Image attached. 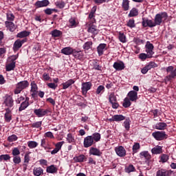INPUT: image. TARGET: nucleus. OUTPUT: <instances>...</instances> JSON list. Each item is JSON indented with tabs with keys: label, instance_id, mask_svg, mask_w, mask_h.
<instances>
[{
	"label": "nucleus",
	"instance_id": "obj_51",
	"mask_svg": "<svg viewBox=\"0 0 176 176\" xmlns=\"http://www.w3.org/2000/svg\"><path fill=\"white\" fill-rule=\"evenodd\" d=\"M104 90H105V87H104L103 85H100L98 87L96 93V94H102Z\"/></svg>",
	"mask_w": 176,
	"mask_h": 176
},
{
	"label": "nucleus",
	"instance_id": "obj_35",
	"mask_svg": "<svg viewBox=\"0 0 176 176\" xmlns=\"http://www.w3.org/2000/svg\"><path fill=\"white\" fill-rule=\"evenodd\" d=\"M93 47V41H87L82 45L84 50H90Z\"/></svg>",
	"mask_w": 176,
	"mask_h": 176
},
{
	"label": "nucleus",
	"instance_id": "obj_55",
	"mask_svg": "<svg viewBox=\"0 0 176 176\" xmlns=\"http://www.w3.org/2000/svg\"><path fill=\"white\" fill-rule=\"evenodd\" d=\"M124 126L126 131H129V130H130V119H126L124 122Z\"/></svg>",
	"mask_w": 176,
	"mask_h": 176
},
{
	"label": "nucleus",
	"instance_id": "obj_39",
	"mask_svg": "<svg viewBox=\"0 0 176 176\" xmlns=\"http://www.w3.org/2000/svg\"><path fill=\"white\" fill-rule=\"evenodd\" d=\"M138 14V9L133 8H132L129 14V17H135Z\"/></svg>",
	"mask_w": 176,
	"mask_h": 176
},
{
	"label": "nucleus",
	"instance_id": "obj_30",
	"mask_svg": "<svg viewBox=\"0 0 176 176\" xmlns=\"http://www.w3.org/2000/svg\"><path fill=\"white\" fill-rule=\"evenodd\" d=\"M166 127H167L166 122H158L155 124L156 130H165Z\"/></svg>",
	"mask_w": 176,
	"mask_h": 176
},
{
	"label": "nucleus",
	"instance_id": "obj_29",
	"mask_svg": "<svg viewBox=\"0 0 176 176\" xmlns=\"http://www.w3.org/2000/svg\"><path fill=\"white\" fill-rule=\"evenodd\" d=\"M51 35L52 38H60L63 35V32L55 29L51 32Z\"/></svg>",
	"mask_w": 176,
	"mask_h": 176
},
{
	"label": "nucleus",
	"instance_id": "obj_28",
	"mask_svg": "<svg viewBox=\"0 0 176 176\" xmlns=\"http://www.w3.org/2000/svg\"><path fill=\"white\" fill-rule=\"evenodd\" d=\"M87 32L93 34L94 35H97V34H98V30L97 29V26L94 25L89 26L87 29Z\"/></svg>",
	"mask_w": 176,
	"mask_h": 176
},
{
	"label": "nucleus",
	"instance_id": "obj_23",
	"mask_svg": "<svg viewBox=\"0 0 176 176\" xmlns=\"http://www.w3.org/2000/svg\"><path fill=\"white\" fill-rule=\"evenodd\" d=\"M4 119L7 123H9L12 120V109H6V113L4 116Z\"/></svg>",
	"mask_w": 176,
	"mask_h": 176
},
{
	"label": "nucleus",
	"instance_id": "obj_32",
	"mask_svg": "<svg viewBox=\"0 0 176 176\" xmlns=\"http://www.w3.org/2000/svg\"><path fill=\"white\" fill-rule=\"evenodd\" d=\"M30 107V102H22L20 104V107H19V112H21L23 111H25V109H27Z\"/></svg>",
	"mask_w": 176,
	"mask_h": 176
},
{
	"label": "nucleus",
	"instance_id": "obj_7",
	"mask_svg": "<svg viewBox=\"0 0 176 176\" xmlns=\"http://www.w3.org/2000/svg\"><path fill=\"white\" fill-rule=\"evenodd\" d=\"M91 86H93L91 82H86L82 83L81 90L83 96H86V94H87V91L91 89Z\"/></svg>",
	"mask_w": 176,
	"mask_h": 176
},
{
	"label": "nucleus",
	"instance_id": "obj_17",
	"mask_svg": "<svg viewBox=\"0 0 176 176\" xmlns=\"http://www.w3.org/2000/svg\"><path fill=\"white\" fill-rule=\"evenodd\" d=\"M5 25L10 32H14V31H16V29L17 28V26H16V25H14L13 22L8 21L5 22Z\"/></svg>",
	"mask_w": 176,
	"mask_h": 176
},
{
	"label": "nucleus",
	"instance_id": "obj_48",
	"mask_svg": "<svg viewBox=\"0 0 176 176\" xmlns=\"http://www.w3.org/2000/svg\"><path fill=\"white\" fill-rule=\"evenodd\" d=\"M128 98H125L122 104L124 108H129L131 105V102Z\"/></svg>",
	"mask_w": 176,
	"mask_h": 176
},
{
	"label": "nucleus",
	"instance_id": "obj_57",
	"mask_svg": "<svg viewBox=\"0 0 176 176\" xmlns=\"http://www.w3.org/2000/svg\"><path fill=\"white\" fill-rule=\"evenodd\" d=\"M169 157L168 155L163 154L161 155V162L162 163H166V162H168Z\"/></svg>",
	"mask_w": 176,
	"mask_h": 176
},
{
	"label": "nucleus",
	"instance_id": "obj_46",
	"mask_svg": "<svg viewBox=\"0 0 176 176\" xmlns=\"http://www.w3.org/2000/svg\"><path fill=\"white\" fill-rule=\"evenodd\" d=\"M66 140L69 144H72V142H75V138L72 135V133L67 134Z\"/></svg>",
	"mask_w": 176,
	"mask_h": 176
},
{
	"label": "nucleus",
	"instance_id": "obj_5",
	"mask_svg": "<svg viewBox=\"0 0 176 176\" xmlns=\"http://www.w3.org/2000/svg\"><path fill=\"white\" fill-rule=\"evenodd\" d=\"M17 58H10L8 60L7 64L6 65V71L7 72H10V71H14L16 68V60Z\"/></svg>",
	"mask_w": 176,
	"mask_h": 176
},
{
	"label": "nucleus",
	"instance_id": "obj_52",
	"mask_svg": "<svg viewBox=\"0 0 176 176\" xmlns=\"http://www.w3.org/2000/svg\"><path fill=\"white\" fill-rule=\"evenodd\" d=\"M8 21L12 22L14 20V15L12 12H8L6 14Z\"/></svg>",
	"mask_w": 176,
	"mask_h": 176
},
{
	"label": "nucleus",
	"instance_id": "obj_20",
	"mask_svg": "<svg viewBox=\"0 0 176 176\" xmlns=\"http://www.w3.org/2000/svg\"><path fill=\"white\" fill-rule=\"evenodd\" d=\"M79 24V21H78V19L75 17H72L69 19V27L70 28H76V27H78V25Z\"/></svg>",
	"mask_w": 176,
	"mask_h": 176
},
{
	"label": "nucleus",
	"instance_id": "obj_18",
	"mask_svg": "<svg viewBox=\"0 0 176 176\" xmlns=\"http://www.w3.org/2000/svg\"><path fill=\"white\" fill-rule=\"evenodd\" d=\"M25 42H27L26 39L16 40L14 43L13 49L14 50H19L21 46H23V43H25Z\"/></svg>",
	"mask_w": 176,
	"mask_h": 176
},
{
	"label": "nucleus",
	"instance_id": "obj_4",
	"mask_svg": "<svg viewBox=\"0 0 176 176\" xmlns=\"http://www.w3.org/2000/svg\"><path fill=\"white\" fill-rule=\"evenodd\" d=\"M50 112H52V111L50 110V109H35L34 110V113L35 114L36 116H37V118H43V116H46V115H47V113H50Z\"/></svg>",
	"mask_w": 176,
	"mask_h": 176
},
{
	"label": "nucleus",
	"instance_id": "obj_14",
	"mask_svg": "<svg viewBox=\"0 0 176 176\" xmlns=\"http://www.w3.org/2000/svg\"><path fill=\"white\" fill-rule=\"evenodd\" d=\"M109 102L112 104V108L117 109L119 107V104L116 102V96L115 94H110L109 97Z\"/></svg>",
	"mask_w": 176,
	"mask_h": 176
},
{
	"label": "nucleus",
	"instance_id": "obj_45",
	"mask_svg": "<svg viewBox=\"0 0 176 176\" xmlns=\"http://www.w3.org/2000/svg\"><path fill=\"white\" fill-rule=\"evenodd\" d=\"M28 146L30 149H34V148H36V146H38V142L35 141H29L28 142Z\"/></svg>",
	"mask_w": 176,
	"mask_h": 176
},
{
	"label": "nucleus",
	"instance_id": "obj_27",
	"mask_svg": "<svg viewBox=\"0 0 176 176\" xmlns=\"http://www.w3.org/2000/svg\"><path fill=\"white\" fill-rule=\"evenodd\" d=\"M72 55L74 56V58L77 60H82L83 58V53L82 51H76L74 50Z\"/></svg>",
	"mask_w": 176,
	"mask_h": 176
},
{
	"label": "nucleus",
	"instance_id": "obj_36",
	"mask_svg": "<svg viewBox=\"0 0 176 176\" xmlns=\"http://www.w3.org/2000/svg\"><path fill=\"white\" fill-rule=\"evenodd\" d=\"M124 119H126V117L123 115H114L112 120H114V122H122V120H124Z\"/></svg>",
	"mask_w": 176,
	"mask_h": 176
},
{
	"label": "nucleus",
	"instance_id": "obj_47",
	"mask_svg": "<svg viewBox=\"0 0 176 176\" xmlns=\"http://www.w3.org/2000/svg\"><path fill=\"white\" fill-rule=\"evenodd\" d=\"M8 162V160H10V155L9 154H4L0 155V162Z\"/></svg>",
	"mask_w": 176,
	"mask_h": 176
},
{
	"label": "nucleus",
	"instance_id": "obj_12",
	"mask_svg": "<svg viewBox=\"0 0 176 176\" xmlns=\"http://www.w3.org/2000/svg\"><path fill=\"white\" fill-rule=\"evenodd\" d=\"M31 89H30V93L32 98H35L36 97V95L38 94V85H36V83H35V81H32L30 83Z\"/></svg>",
	"mask_w": 176,
	"mask_h": 176
},
{
	"label": "nucleus",
	"instance_id": "obj_3",
	"mask_svg": "<svg viewBox=\"0 0 176 176\" xmlns=\"http://www.w3.org/2000/svg\"><path fill=\"white\" fill-rule=\"evenodd\" d=\"M166 72L168 74L165 78V82H171L176 78V68H174V66H168L166 67Z\"/></svg>",
	"mask_w": 176,
	"mask_h": 176
},
{
	"label": "nucleus",
	"instance_id": "obj_19",
	"mask_svg": "<svg viewBox=\"0 0 176 176\" xmlns=\"http://www.w3.org/2000/svg\"><path fill=\"white\" fill-rule=\"evenodd\" d=\"M128 97L130 101H137L138 100V93L135 92V91H131L128 93Z\"/></svg>",
	"mask_w": 176,
	"mask_h": 176
},
{
	"label": "nucleus",
	"instance_id": "obj_53",
	"mask_svg": "<svg viewBox=\"0 0 176 176\" xmlns=\"http://www.w3.org/2000/svg\"><path fill=\"white\" fill-rule=\"evenodd\" d=\"M13 162L14 164H20L21 163V157L19 155L13 157Z\"/></svg>",
	"mask_w": 176,
	"mask_h": 176
},
{
	"label": "nucleus",
	"instance_id": "obj_9",
	"mask_svg": "<svg viewBox=\"0 0 176 176\" xmlns=\"http://www.w3.org/2000/svg\"><path fill=\"white\" fill-rule=\"evenodd\" d=\"M154 46L153 44L151 43V42L147 41L146 43V52L147 53V54H148V56L150 57H153V54H155V52H153V49H154Z\"/></svg>",
	"mask_w": 176,
	"mask_h": 176
},
{
	"label": "nucleus",
	"instance_id": "obj_50",
	"mask_svg": "<svg viewBox=\"0 0 176 176\" xmlns=\"http://www.w3.org/2000/svg\"><path fill=\"white\" fill-rule=\"evenodd\" d=\"M126 25L127 27H129V28H134L135 27V21L134 19H129Z\"/></svg>",
	"mask_w": 176,
	"mask_h": 176
},
{
	"label": "nucleus",
	"instance_id": "obj_11",
	"mask_svg": "<svg viewBox=\"0 0 176 176\" xmlns=\"http://www.w3.org/2000/svg\"><path fill=\"white\" fill-rule=\"evenodd\" d=\"M142 25L144 28L149 27L150 28H153L155 23L153 21L148 19V18H142Z\"/></svg>",
	"mask_w": 176,
	"mask_h": 176
},
{
	"label": "nucleus",
	"instance_id": "obj_56",
	"mask_svg": "<svg viewBox=\"0 0 176 176\" xmlns=\"http://www.w3.org/2000/svg\"><path fill=\"white\" fill-rule=\"evenodd\" d=\"M55 5L57 8H59V9H63L65 6V3L64 1H56Z\"/></svg>",
	"mask_w": 176,
	"mask_h": 176
},
{
	"label": "nucleus",
	"instance_id": "obj_21",
	"mask_svg": "<svg viewBox=\"0 0 176 176\" xmlns=\"http://www.w3.org/2000/svg\"><path fill=\"white\" fill-rule=\"evenodd\" d=\"M74 49L71 47H66L61 50V53L65 56H71L74 53Z\"/></svg>",
	"mask_w": 176,
	"mask_h": 176
},
{
	"label": "nucleus",
	"instance_id": "obj_24",
	"mask_svg": "<svg viewBox=\"0 0 176 176\" xmlns=\"http://www.w3.org/2000/svg\"><path fill=\"white\" fill-rule=\"evenodd\" d=\"M163 153V147L160 146H155L154 148L151 149V153L153 155H160V153Z\"/></svg>",
	"mask_w": 176,
	"mask_h": 176
},
{
	"label": "nucleus",
	"instance_id": "obj_62",
	"mask_svg": "<svg viewBox=\"0 0 176 176\" xmlns=\"http://www.w3.org/2000/svg\"><path fill=\"white\" fill-rule=\"evenodd\" d=\"M101 68L102 67L98 64L97 61L94 62V69H96V71H101Z\"/></svg>",
	"mask_w": 176,
	"mask_h": 176
},
{
	"label": "nucleus",
	"instance_id": "obj_26",
	"mask_svg": "<svg viewBox=\"0 0 176 176\" xmlns=\"http://www.w3.org/2000/svg\"><path fill=\"white\" fill-rule=\"evenodd\" d=\"M74 83H75V80L74 79H69L65 82H63L62 84L63 90H66V89H68V87H69L70 86H72Z\"/></svg>",
	"mask_w": 176,
	"mask_h": 176
},
{
	"label": "nucleus",
	"instance_id": "obj_58",
	"mask_svg": "<svg viewBox=\"0 0 176 176\" xmlns=\"http://www.w3.org/2000/svg\"><path fill=\"white\" fill-rule=\"evenodd\" d=\"M96 10H97V7H93L89 14V19H92L93 17H94V14H96Z\"/></svg>",
	"mask_w": 176,
	"mask_h": 176
},
{
	"label": "nucleus",
	"instance_id": "obj_49",
	"mask_svg": "<svg viewBox=\"0 0 176 176\" xmlns=\"http://www.w3.org/2000/svg\"><path fill=\"white\" fill-rule=\"evenodd\" d=\"M139 58H140V60H142V61H145L146 58H152L151 56H149L148 54L142 53L139 55Z\"/></svg>",
	"mask_w": 176,
	"mask_h": 176
},
{
	"label": "nucleus",
	"instance_id": "obj_63",
	"mask_svg": "<svg viewBox=\"0 0 176 176\" xmlns=\"http://www.w3.org/2000/svg\"><path fill=\"white\" fill-rule=\"evenodd\" d=\"M138 149H140V143H136L133 146V152L137 153Z\"/></svg>",
	"mask_w": 176,
	"mask_h": 176
},
{
	"label": "nucleus",
	"instance_id": "obj_43",
	"mask_svg": "<svg viewBox=\"0 0 176 176\" xmlns=\"http://www.w3.org/2000/svg\"><path fill=\"white\" fill-rule=\"evenodd\" d=\"M30 35V32L27 31H22L17 34L16 36L17 38H25Z\"/></svg>",
	"mask_w": 176,
	"mask_h": 176
},
{
	"label": "nucleus",
	"instance_id": "obj_41",
	"mask_svg": "<svg viewBox=\"0 0 176 176\" xmlns=\"http://www.w3.org/2000/svg\"><path fill=\"white\" fill-rule=\"evenodd\" d=\"M74 160L76 163H82L83 162V160H85V155H80L77 157H74Z\"/></svg>",
	"mask_w": 176,
	"mask_h": 176
},
{
	"label": "nucleus",
	"instance_id": "obj_64",
	"mask_svg": "<svg viewBox=\"0 0 176 176\" xmlns=\"http://www.w3.org/2000/svg\"><path fill=\"white\" fill-rule=\"evenodd\" d=\"M12 155L13 156H19V155H20V150H19L18 148H14L13 150H12Z\"/></svg>",
	"mask_w": 176,
	"mask_h": 176
},
{
	"label": "nucleus",
	"instance_id": "obj_16",
	"mask_svg": "<svg viewBox=\"0 0 176 176\" xmlns=\"http://www.w3.org/2000/svg\"><path fill=\"white\" fill-rule=\"evenodd\" d=\"M50 2L49 0H42V1H37L34 6L36 8H46V6H49Z\"/></svg>",
	"mask_w": 176,
	"mask_h": 176
},
{
	"label": "nucleus",
	"instance_id": "obj_34",
	"mask_svg": "<svg viewBox=\"0 0 176 176\" xmlns=\"http://www.w3.org/2000/svg\"><path fill=\"white\" fill-rule=\"evenodd\" d=\"M47 173H49L50 174H56V173H57V167L54 165H51L47 167Z\"/></svg>",
	"mask_w": 176,
	"mask_h": 176
},
{
	"label": "nucleus",
	"instance_id": "obj_25",
	"mask_svg": "<svg viewBox=\"0 0 176 176\" xmlns=\"http://www.w3.org/2000/svg\"><path fill=\"white\" fill-rule=\"evenodd\" d=\"M105 47H107V44L105 43H100L97 47V52H98V56H102V54H104V50H105Z\"/></svg>",
	"mask_w": 176,
	"mask_h": 176
},
{
	"label": "nucleus",
	"instance_id": "obj_8",
	"mask_svg": "<svg viewBox=\"0 0 176 176\" xmlns=\"http://www.w3.org/2000/svg\"><path fill=\"white\" fill-rule=\"evenodd\" d=\"M94 144L93 136L89 135L84 138V148H90Z\"/></svg>",
	"mask_w": 176,
	"mask_h": 176
},
{
	"label": "nucleus",
	"instance_id": "obj_6",
	"mask_svg": "<svg viewBox=\"0 0 176 176\" xmlns=\"http://www.w3.org/2000/svg\"><path fill=\"white\" fill-rule=\"evenodd\" d=\"M4 104L6 107H7L8 109H13V105H14V101L13 100V97L10 95H6Z\"/></svg>",
	"mask_w": 176,
	"mask_h": 176
},
{
	"label": "nucleus",
	"instance_id": "obj_33",
	"mask_svg": "<svg viewBox=\"0 0 176 176\" xmlns=\"http://www.w3.org/2000/svg\"><path fill=\"white\" fill-rule=\"evenodd\" d=\"M118 39L122 43H126V42H127L126 35H124V33H122V32H118Z\"/></svg>",
	"mask_w": 176,
	"mask_h": 176
},
{
	"label": "nucleus",
	"instance_id": "obj_61",
	"mask_svg": "<svg viewBox=\"0 0 176 176\" xmlns=\"http://www.w3.org/2000/svg\"><path fill=\"white\" fill-rule=\"evenodd\" d=\"M42 126V121H38L36 122H34L32 124V127L35 128V129H39Z\"/></svg>",
	"mask_w": 176,
	"mask_h": 176
},
{
	"label": "nucleus",
	"instance_id": "obj_13",
	"mask_svg": "<svg viewBox=\"0 0 176 176\" xmlns=\"http://www.w3.org/2000/svg\"><path fill=\"white\" fill-rule=\"evenodd\" d=\"M116 155L120 157H124L126 156V149L122 146H119L115 148Z\"/></svg>",
	"mask_w": 176,
	"mask_h": 176
},
{
	"label": "nucleus",
	"instance_id": "obj_10",
	"mask_svg": "<svg viewBox=\"0 0 176 176\" xmlns=\"http://www.w3.org/2000/svg\"><path fill=\"white\" fill-rule=\"evenodd\" d=\"M153 137H154L157 141H162L164 138H166L165 131H156L152 133Z\"/></svg>",
	"mask_w": 176,
	"mask_h": 176
},
{
	"label": "nucleus",
	"instance_id": "obj_40",
	"mask_svg": "<svg viewBox=\"0 0 176 176\" xmlns=\"http://www.w3.org/2000/svg\"><path fill=\"white\" fill-rule=\"evenodd\" d=\"M140 157H144L146 160H151V154L148 151H142L140 153Z\"/></svg>",
	"mask_w": 176,
	"mask_h": 176
},
{
	"label": "nucleus",
	"instance_id": "obj_44",
	"mask_svg": "<svg viewBox=\"0 0 176 176\" xmlns=\"http://www.w3.org/2000/svg\"><path fill=\"white\" fill-rule=\"evenodd\" d=\"M157 64L152 61L146 65V67L147 68L148 71H149L150 69H152V68H157Z\"/></svg>",
	"mask_w": 176,
	"mask_h": 176
},
{
	"label": "nucleus",
	"instance_id": "obj_59",
	"mask_svg": "<svg viewBox=\"0 0 176 176\" xmlns=\"http://www.w3.org/2000/svg\"><path fill=\"white\" fill-rule=\"evenodd\" d=\"M17 135H12L8 138V141H9V142H14V141H17Z\"/></svg>",
	"mask_w": 176,
	"mask_h": 176
},
{
	"label": "nucleus",
	"instance_id": "obj_1",
	"mask_svg": "<svg viewBox=\"0 0 176 176\" xmlns=\"http://www.w3.org/2000/svg\"><path fill=\"white\" fill-rule=\"evenodd\" d=\"M167 17H168V15L166 12L157 14L154 18V27H156V25H160L162 23H164Z\"/></svg>",
	"mask_w": 176,
	"mask_h": 176
},
{
	"label": "nucleus",
	"instance_id": "obj_2",
	"mask_svg": "<svg viewBox=\"0 0 176 176\" xmlns=\"http://www.w3.org/2000/svg\"><path fill=\"white\" fill-rule=\"evenodd\" d=\"M30 86V82L28 80H23L16 83L15 89L14 90V94H20L23 90L27 89Z\"/></svg>",
	"mask_w": 176,
	"mask_h": 176
},
{
	"label": "nucleus",
	"instance_id": "obj_54",
	"mask_svg": "<svg viewBox=\"0 0 176 176\" xmlns=\"http://www.w3.org/2000/svg\"><path fill=\"white\" fill-rule=\"evenodd\" d=\"M125 171L128 173H133L135 171V168L133 165H129L128 167L125 168Z\"/></svg>",
	"mask_w": 176,
	"mask_h": 176
},
{
	"label": "nucleus",
	"instance_id": "obj_38",
	"mask_svg": "<svg viewBox=\"0 0 176 176\" xmlns=\"http://www.w3.org/2000/svg\"><path fill=\"white\" fill-rule=\"evenodd\" d=\"M129 0H123L122 7L124 10L127 11L130 8V3Z\"/></svg>",
	"mask_w": 176,
	"mask_h": 176
},
{
	"label": "nucleus",
	"instance_id": "obj_31",
	"mask_svg": "<svg viewBox=\"0 0 176 176\" xmlns=\"http://www.w3.org/2000/svg\"><path fill=\"white\" fill-rule=\"evenodd\" d=\"M33 174L36 176H41L43 174V169L41 167L34 168L33 169Z\"/></svg>",
	"mask_w": 176,
	"mask_h": 176
},
{
	"label": "nucleus",
	"instance_id": "obj_15",
	"mask_svg": "<svg viewBox=\"0 0 176 176\" xmlns=\"http://www.w3.org/2000/svg\"><path fill=\"white\" fill-rule=\"evenodd\" d=\"M113 69H116V71H123L124 68H126V66L124 65V63L123 61L120 62H115L113 65Z\"/></svg>",
	"mask_w": 176,
	"mask_h": 176
},
{
	"label": "nucleus",
	"instance_id": "obj_42",
	"mask_svg": "<svg viewBox=\"0 0 176 176\" xmlns=\"http://www.w3.org/2000/svg\"><path fill=\"white\" fill-rule=\"evenodd\" d=\"M94 140V142H98L100 140H101V135L99 133H95L92 135H91Z\"/></svg>",
	"mask_w": 176,
	"mask_h": 176
},
{
	"label": "nucleus",
	"instance_id": "obj_22",
	"mask_svg": "<svg viewBox=\"0 0 176 176\" xmlns=\"http://www.w3.org/2000/svg\"><path fill=\"white\" fill-rule=\"evenodd\" d=\"M89 155H93L94 156H101L102 155V152L97 148L91 147L89 150Z\"/></svg>",
	"mask_w": 176,
	"mask_h": 176
},
{
	"label": "nucleus",
	"instance_id": "obj_37",
	"mask_svg": "<svg viewBox=\"0 0 176 176\" xmlns=\"http://www.w3.org/2000/svg\"><path fill=\"white\" fill-rule=\"evenodd\" d=\"M168 170L161 169L157 171L156 176H168Z\"/></svg>",
	"mask_w": 176,
	"mask_h": 176
},
{
	"label": "nucleus",
	"instance_id": "obj_60",
	"mask_svg": "<svg viewBox=\"0 0 176 176\" xmlns=\"http://www.w3.org/2000/svg\"><path fill=\"white\" fill-rule=\"evenodd\" d=\"M47 86L50 88V89H52L53 90H56V89H57V85L54 82H50L47 84Z\"/></svg>",
	"mask_w": 176,
	"mask_h": 176
}]
</instances>
